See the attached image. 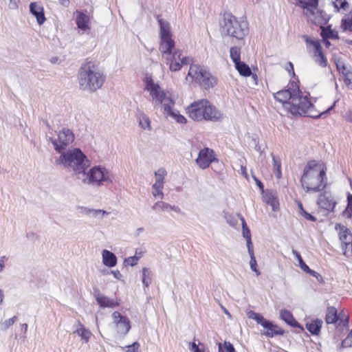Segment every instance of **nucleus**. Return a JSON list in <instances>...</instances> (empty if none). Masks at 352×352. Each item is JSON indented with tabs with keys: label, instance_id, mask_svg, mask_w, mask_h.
Here are the masks:
<instances>
[{
	"label": "nucleus",
	"instance_id": "cd10ccee",
	"mask_svg": "<svg viewBox=\"0 0 352 352\" xmlns=\"http://www.w3.org/2000/svg\"><path fill=\"white\" fill-rule=\"evenodd\" d=\"M322 16L324 19L325 17L324 14H322ZM327 22V20H325V22L323 24H319L318 25L321 28V36L323 39H328V38H338L337 33L335 32L330 27L324 28L322 25H324Z\"/></svg>",
	"mask_w": 352,
	"mask_h": 352
},
{
	"label": "nucleus",
	"instance_id": "412c9836",
	"mask_svg": "<svg viewBox=\"0 0 352 352\" xmlns=\"http://www.w3.org/2000/svg\"><path fill=\"white\" fill-rule=\"evenodd\" d=\"M87 179L89 184L100 185L102 181L106 179L104 171L99 166H94L88 172Z\"/></svg>",
	"mask_w": 352,
	"mask_h": 352
},
{
	"label": "nucleus",
	"instance_id": "b1692460",
	"mask_svg": "<svg viewBox=\"0 0 352 352\" xmlns=\"http://www.w3.org/2000/svg\"><path fill=\"white\" fill-rule=\"evenodd\" d=\"M96 299L101 307L114 308L118 307L120 304V300L110 299L102 294H98Z\"/></svg>",
	"mask_w": 352,
	"mask_h": 352
},
{
	"label": "nucleus",
	"instance_id": "6e6d98bb",
	"mask_svg": "<svg viewBox=\"0 0 352 352\" xmlns=\"http://www.w3.org/2000/svg\"><path fill=\"white\" fill-rule=\"evenodd\" d=\"M292 253L296 256V258L298 260L300 264H301V263H303V260H302V257H301V256H300V253L298 252H297L295 250H292Z\"/></svg>",
	"mask_w": 352,
	"mask_h": 352
},
{
	"label": "nucleus",
	"instance_id": "338daca9",
	"mask_svg": "<svg viewBox=\"0 0 352 352\" xmlns=\"http://www.w3.org/2000/svg\"><path fill=\"white\" fill-rule=\"evenodd\" d=\"M62 3H65V2H69V0H60Z\"/></svg>",
	"mask_w": 352,
	"mask_h": 352
},
{
	"label": "nucleus",
	"instance_id": "0e129e2a",
	"mask_svg": "<svg viewBox=\"0 0 352 352\" xmlns=\"http://www.w3.org/2000/svg\"><path fill=\"white\" fill-rule=\"evenodd\" d=\"M19 0H10V2H14V6L16 7L17 6V3H19Z\"/></svg>",
	"mask_w": 352,
	"mask_h": 352
},
{
	"label": "nucleus",
	"instance_id": "ea45409f",
	"mask_svg": "<svg viewBox=\"0 0 352 352\" xmlns=\"http://www.w3.org/2000/svg\"><path fill=\"white\" fill-rule=\"evenodd\" d=\"M218 346L219 352H236L233 345L228 341L223 342L224 350L223 349L221 343H219Z\"/></svg>",
	"mask_w": 352,
	"mask_h": 352
},
{
	"label": "nucleus",
	"instance_id": "7c9ffc66",
	"mask_svg": "<svg viewBox=\"0 0 352 352\" xmlns=\"http://www.w3.org/2000/svg\"><path fill=\"white\" fill-rule=\"evenodd\" d=\"M78 327L74 333H76L82 340L87 342L91 336V332L86 329L80 322H78Z\"/></svg>",
	"mask_w": 352,
	"mask_h": 352
},
{
	"label": "nucleus",
	"instance_id": "49530a36",
	"mask_svg": "<svg viewBox=\"0 0 352 352\" xmlns=\"http://www.w3.org/2000/svg\"><path fill=\"white\" fill-rule=\"evenodd\" d=\"M140 347V344L138 342H135L131 345L126 346L124 349H126V352H141Z\"/></svg>",
	"mask_w": 352,
	"mask_h": 352
},
{
	"label": "nucleus",
	"instance_id": "de8ad7c7",
	"mask_svg": "<svg viewBox=\"0 0 352 352\" xmlns=\"http://www.w3.org/2000/svg\"><path fill=\"white\" fill-rule=\"evenodd\" d=\"M342 346L344 348L352 347V330L346 338L342 340Z\"/></svg>",
	"mask_w": 352,
	"mask_h": 352
},
{
	"label": "nucleus",
	"instance_id": "dca6fc26",
	"mask_svg": "<svg viewBox=\"0 0 352 352\" xmlns=\"http://www.w3.org/2000/svg\"><path fill=\"white\" fill-rule=\"evenodd\" d=\"M74 140V135L69 129H63L58 135V139L52 141L55 149L62 153Z\"/></svg>",
	"mask_w": 352,
	"mask_h": 352
},
{
	"label": "nucleus",
	"instance_id": "20e7f679",
	"mask_svg": "<svg viewBox=\"0 0 352 352\" xmlns=\"http://www.w3.org/2000/svg\"><path fill=\"white\" fill-rule=\"evenodd\" d=\"M188 116L194 121H216L221 118L220 112L207 99H200L192 102L186 109Z\"/></svg>",
	"mask_w": 352,
	"mask_h": 352
},
{
	"label": "nucleus",
	"instance_id": "aec40b11",
	"mask_svg": "<svg viewBox=\"0 0 352 352\" xmlns=\"http://www.w3.org/2000/svg\"><path fill=\"white\" fill-rule=\"evenodd\" d=\"M296 91L294 90L292 92L289 89H283L274 94V98L282 104L283 107L287 113L289 111V107L287 104H291V102L294 97Z\"/></svg>",
	"mask_w": 352,
	"mask_h": 352
},
{
	"label": "nucleus",
	"instance_id": "4d7b16f0",
	"mask_svg": "<svg viewBox=\"0 0 352 352\" xmlns=\"http://www.w3.org/2000/svg\"><path fill=\"white\" fill-rule=\"evenodd\" d=\"M345 118L346 121L352 122V109L348 111Z\"/></svg>",
	"mask_w": 352,
	"mask_h": 352
},
{
	"label": "nucleus",
	"instance_id": "bb28decb",
	"mask_svg": "<svg viewBox=\"0 0 352 352\" xmlns=\"http://www.w3.org/2000/svg\"><path fill=\"white\" fill-rule=\"evenodd\" d=\"M322 325L321 320H311L306 323V328L312 335L318 336L320 332Z\"/></svg>",
	"mask_w": 352,
	"mask_h": 352
},
{
	"label": "nucleus",
	"instance_id": "f03ea898",
	"mask_svg": "<svg viewBox=\"0 0 352 352\" xmlns=\"http://www.w3.org/2000/svg\"><path fill=\"white\" fill-rule=\"evenodd\" d=\"M289 107V113L294 116H305L314 119L328 113L335 107V102L327 109L321 108L317 101L312 102L309 93L297 90Z\"/></svg>",
	"mask_w": 352,
	"mask_h": 352
},
{
	"label": "nucleus",
	"instance_id": "69168bd1",
	"mask_svg": "<svg viewBox=\"0 0 352 352\" xmlns=\"http://www.w3.org/2000/svg\"><path fill=\"white\" fill-rule=\"evenodd\" d=\"M289 66L292 68V71L294 72V66L292 63H289Z\"/></svg>",
	"mask_w": 352,
	"mask_h": 352
},
{
	"label": "nucleus",
	"instance_id": "a19ab883",
	"mask_svg": "<svg viewBox=\"0 0 352 352\" xmlns=\"http://www.w3.org/2000/svg\"><path fill=\"white\" fill-rule=\"evenodd\" d=\"M166 175V171L164 168H162L158 169L155 173V182L164 184V177Z\"/></svg>",
	"mask_w": 352,
	"mask_h": 352
},
{
	"label": "nucleus",
	"instance_id": "13d9d810",
	"mask_svg": "<svg viewBox=\"0 0 352 352\" xmlns=\"http://www.w3.org/2000/svg\"><path fill=\"white\" fill-rule=\"evenodd\" d=\"M254 179L257 186L259 187V188L263 190V187H264L263 183L255 177H254Z\"/></svg>",
	"mask_w": 352,
	"mask_h": 352
},
{
	"label": "nucleus",
	"instance_id": "680f3d73",
	"mask_svg": "<svg viewBox=\"0 0 352 352\" xmlns=\"http://www.w3.org/2000/svg\"><path fill=\"white\" fill-rule=\"evenodd\" d=\"M3 300V294L2 291L0 289V304L2 303Z\"/></svg>",
	"mask_w": 352,
	"mask_h": 352
},
{
	"label": "nucleus",
	"instance_id": "58836bf2",
	"mask_svg": "<svg viewBox=\"0 0 352 352\" xmlns=\"http://www.w3.org/2000/svg\"><path fill=\"white\" fill-rule=\"evenodd\" d=\"M341 28L344 30H349L352 32V11L350 12L349 16L342 20Z\"/></svg>",
	"mask_w": 352,
	"mask_h": 352
},
{
	"label": "nucleus",
	"instance_id": "3c124183",
	"mask_svg": "<svg viewBox=\"0 0 352 352\" xmlns=\"http://www.w3.org/2000/svg\"><path fill=\"white\" fill-rule=\"evenodd\" d=\"M138 257L134 256H130L128 258L125 259V263L130 265V266H134L138 263Z\"/></svg>",
	"mask_w": 352,
	"mask_h": 352
},
{
	"label": "nucleus",
	"instance_id": "052dcab7",
	"mask_svg": "<svg viewBox=\"0 0 352 352\" xmlns=\"http://www.w3.org/2000/svg\"><path fill=\"white\" fill-rule=\"evenodd\" d=\"M5 259H6L5 256H2V257L0 258V267L2 269H3V267H4Z\"/></svg>",
	"mask_w": 352,
	"mask_h": 352
},
{
	"label": "nucleus",
	"instance_id": "774afa93",
	"mask_svg": "<svg viewBox=\"0 0 352 352\" xmlns=\"http://www.w3.org/2000/svg\"><path fill=\"white\" fill-rule=\"evenodd\" d=\"M349 184H350L351 189L352 190V180L351 179L349 180Z\"/></svg>",
	"mask_w": 352,
	"mask_h": 352
},
{
	"label": "nucleus",
	"instance_id": "c9c22d12",
	"mask_svg": "<svg viewBox=\"0 0 352 352\" xmlns=\"http://www.w3.org/2000/svg\"><path fill=\"white\" fill-rule=\"evenodd\" d=\"M272 155V160H273L274 172L276 177L280 179L282 176L280 160L278 157H276L274 155Z\"/></svg>",
	"mask_w": 352,
	"mask_h": 352
},
{
	"label": "nucleus",
	"instance_id": "9b49d317",
	"mask_svg": "<svg viewBox=\"0 0 352 352\" xmlns=\"http://www.w3.org/2000/svg\"><path fill=\"white\" fill-rule=\"evenodd\" d=\"M248 317L256 320L265 329L264 334L267 337L272 338L276 336H283L285 333V331L280 327L266 320L258 313L251 311L248 313Z\"/></svg>",
	"mask_w": 352,
	"mask_h": 352
},
{
	"label": "nucleus",
	"instance_id": "5fc2aeb1",
	"mask_svg": "<svg viewBox=\"0 0 352 352\" xmlns=\"http://www.w3.org/2000/svg\"><path fill=\"white\" fill-rule=\"evenodd\" d=\"M300 265L301 268H302L304 271L307 272H309V274L315 273V271L310 270V269H309V266H308V265H307L305 263V262H304V261H303V263H301V264H300Z\"/></svg>",
	"mask_w": 352,
	"mask_h": 352
},
{
	"label": "nucleus",
	"instance_id": "a18cd8bd",
	"mask_svg": "<svg viewBox=\"0 0 352 352\" xmlns=\"http://www.w3.org/2000/svg\"><path fill=\"white\" fill-rule=\"evenodd\" d=\"M333 3L338 10H346L349 7L346 0H333Z\"/></svg>",
	"mask_w": 352,
	"mask_h": 352
},
{
	"label": "nucleus",
	"instance_id": "2f4dec72",
	"mask_svg": "<svg viewBox=\"0 0 352 352\" xmlns=\"http://www.w3.org/2000/svg\"><path fill=\"white\" fill-rule=\"evenodd\" d=\"M295 202L297 204L298 208V213L300 216H302L305 219L315 222L316 221V218L313 216L312 214L307 212L303 208L302 204L299 200H296Z\"/></svg>",
	"mask_w": 352,
	"mask_h": 352
},
{
	"label": "nucleus",
	"instance_id": "a878e982",
	"mask_svg": "<svg viewBox=\"0 0 352 352\" xmlns=\"http://www.w3.org/2000/svg\"><path fill=\"white\" fill-rule=\"evenodd\" d=\"M102 262L103 264L109 267H114L117 263V258L111 252L104 250L102 251Z\"/></svg>",
	"mask_w": 352,
	"mask_h": 352
},
{
	"label": "nucleus",
	"instance_id": "0eeeda50",
	"mask_svg": "<svg viewBox=\"0 0 352 352\" xmlns=\"http://www.w3.org/2000/svg\"><path fill=\"white\" fill-rule=\"evenodd\" d=\"M198 83L205 89L213 88L217 83V79L212 76L204 66L198 64H191L188 72L186 80Z\"/></svg>",
	"mask_w": 352,
	"mask_h": 352
},
{
	"label": "nucleus",
	"instance_id": "9d476101",
	"mask_svg": "<svg viewBox=\"0 0 352 352\" xmlns=\"http://www.w3.org/2000/svg\"><path fill=\"white\" fill-rule=\"evenodd\" d=\"M157 18L160 26L159 50L161 52L162 56L164 57L178 49L175 48V42L170 32L169 23L164 21L160 16H157Z\"/></svg>",
	"mask_w": 352,
	"mask_h": 352
},
{
	"label": "nucleus",
	"instance_id": "4be33fe9",
	"mask_svg": "<svg viewBox=\"0 0 352 352\" xmlns=\"http://www.w3.org/2000/svg\"><path fill=\"white\" fill-rule=\"evenodd\" d=\"M76 22L78 28L82 30L83 32L89 31L91 29L90 25V18L88 15L86 14L80 12L76 11Z\"/></svg>",
	"mask_w": 352,
	"mask_h": 352
},
{
	"label": "nucleus",
	"instance_id": "a211bd4d",
	"mask_svg": "<svg viewBox=\"0 0 352 352\" xmlns=\"http://www.w3.org/2000/svg\"><path fill=\"white\" fill-rule=\"evenodd\" d=\"M307 42L314 47L313 56L315 62L320 67H325L327 65V59L322 52L320 42L318 41L312 40H307Z\"/></svg>",
	"mask_w": 352,
	"mask_h": 352
},
{
	"label": "nucleus",
	"instance_id": "864d4df0",
	"mask_svg": "<svg viewBox=\"0 0 352 352\" xmlns=\"http://www.w3.org/2000/svg\"><path fill=\"white\" fill-rule=\"evenodd\" d=\"M190 349L192 351V352H204V350H201L199 348V346L196 344L195 342H192L191 344V347L190 348Z\"/></svg>",
	"mask_w": 352,
	"mask_h": 352
},
{
	"label": "nucleus",
	"instance_id": "6e6552de",
	"mask_svg": "<svg viewBox=\"0 0 352 352\" xmlns=\"http://www.w3.org/2000/svg\"><path fill=\"white\" fill-rule=\"evenodd\" d=\"M302 10V14L309 23L314 25L323 24L325 19L322 12L318 9L319 0H293Z\"/></svg>",
	"mask_w": 352,
	"mask_h": 352
},
{
	"label": "nucleus",
	"instance_id": "423d86ee",
	"mask_svg": "<svg viewBox=\"0 0 352 352\" xmlns=\"http://www.w3.org/2000/svg\"><path fill=\"white\" fill-rule=\"evenodd\" d=\"M58 163L63 164L65 167L72 168L76 173H84L89 166V161L79 148L62 153Z\"/></svg>",
	"mask_w": 352,
	"mask_h": 352
},
{
	"label": "nucleus",
	"instance_id": "e433bc0d",
	"mask_svg": "<svg viewBox=\"0 0 352 352\" xmlns=\"http://www.w3.org/2000/svg\"><path fill=\"white\" fill-rule=\"evenodd\" d=\"M230 56L234 64L241 61V47L237 46L231 47L230 49Z\"/></svg>",
	"mask_w": 352,
	"mask_h": 352
},
{
	"label": "nucleus",
	"instance_id": "f8f14e48",
	"mask_svg": "<svg viewBox=\"0 0 352 352\" xmlns=\"http://www.w3.org/2000/svg\"><path fill=\"white\" fill-rule=\"evenodd\" d=\"M335 229L338 232L339 239L341 242L343 254L348 258L352 257L351 232L346 226L340 223L335 225Z\"/></svg>",
	"mask_w": 352,
	"mask_h": 352
},
{
	"label": "nucleus",
	"instance_id": "ddd939ff",
	"mask_svg": "<svg viewBox=\"0 0 352 352\" xmlns=\"http://www.w3.org/2000/svg\"><path fill=\"white\" fill-rule=\"evenodd\" d=\"M182 52L180 50H175L170 54L162 57L165 60L166 65H168L169 69L171 72H178L182 69L183 65H188L189 63L190 57H182Z\"/></svg>",
	"mask_w": 352,
	"mask_h": 352
},
{
	"label": "nucleus",
	"instance_id": "7ed1b4c3",
	"mask_svg": "<svg viewBox=\"0 0 352 352\" xmlns=\"http://www.w3.org/2000/svg\"><path fill=\"white\" fill-rule=\"evenodd\" d=\"M105 78L98 65L93 61H85L79 68L78 81L82 90L96 91L103 85Z\"/></svg>",
	"mask_w": 352,
	"mask_h": 352
},
{
	"label": "nucleus",
	"instance_id": "c03bdc74",
	"mask_svg": "<svg viewBox=\"0 0 352 352\" xmlns=\"http://www.w3.org/2000/svg\"><path fill=\"white\" fill-rule=\"evenodd\" d=\"M241 223H242V230H243V236L245 239H251V233L250 230H249L247 223L245 222V219L241 217Z\"/></svg>",
	"mask_w": 352,
	"mask_h": 352
},
{
	"label": "nucleus",
	"instance_id": "f257e3e1",
	"mask_svg": "<svg viewBox=\"0 0 352 352\" xmlns=\"http://www.w3.org/2000/svg\"><path fill=\"white\" fill-rule=\"evenodd\" d=\"M303 190L308 193L321 192L328 185L327 168L315 160L308 162L300 179Z\"/></svg>",
	"mask_w": 352,
	"mask_h": 352
},
{
	"label": "nucleus",
	"instance_id": "393cba45",
	"mask_svg": "<svg viewBox=\"0 0 352 352\" xmlns=\"http://www.w3.org/2000/svg\"><path fill=\"white\" fill-rule=\"evenodd\" d=\"M280 318L284 320L287 324L293 327H297L303 330V327L298 323V322L294 318L291 311L287 309H283L280 312Z\"/></svg>",
	"mask_w": 352,
	"mask_h": 352
},
{
	"label": "nucleus",
	"instance_id": "4468645a",
	"mask_svg": "<svg viewBox=\"0 0 352 352\" xmlns=\"http://www.w3.org/2000/svg\"><path fill=\"white\" fill-rule=\"evenodd\" d=\"M349 320V316L344 309L340 310L338 313L336 307H327L325 316V321L327 324H336L338 322V325L346 327L348 325Z\"/></svg>",
	"mask_w": 352,
	"mask_h": 352
},
{
	"label": "nucleus",
	"instance_id": "09e8293b",
	"mask_svg": "<svg viewBox=\"0 0 352 352\" xmlns=\"http://www.w3.org/2000/svg\"><path fill=\"white\" fill-rule=\"evenodd\" d=\"M250 265L251 270L256 273L257 275L260 274V272L257 269V263L254 255L250 256Z\"/></svg>",
	"mask_w": 352,
	"mask_h": 352
},
{
	"label": "nucleus",
	"instance_id": "603ef678",
	"mask_svg": "<svg viewBox=\"0 0 352 352\" xmlns=\"http://www.w3.org/2000/svg\"><path fill=\"white\" fill-rule=\"evenodd\" d=\"M246 241H247V247H248V250L250 256L254 255V247H253V244L252 243V239H247Z\"/></svg>",
	"mask_w": 352,
	"mask_h": 352
},
{
	"label": "nucleus",
	"instance_id": "f3484780",
	"mask_svg": "<svg viewBox=\"0 0 352 352\" xmlns=\"http://www.w3.org/2000/svg\"><path fill=\"white\" fill-rule=\"evenodd\" d=\"M112 318L118 332L122 335H126L131 329L129 320L119 311H114L112 314Z\"/></svg>",
	"mask_w": 352,
	"mask_h": 352
},
{
	"label": "nucleus",
	"instance_id": "1a4fd4ad",
	"mask_svg": "<svg viewBox=\"0 0 352 352\" xmlns=\"http://www.w3.org/2000/svg\"><path fill=\"white\" fill-rule=\"evenodd\" d=\"M145 88L147 91L153 101L157 105L163 104L164 109H169L170 105H174L175 102L167 96V93L163 90L160 85L155 82L151 76H146L144 80Z\"/></svg>",
	"mask_w": 352,
	"mask_h": 352
},
{
	"label": "nucleus",
	"instance_id": "c756f323",
	"mask_svg": "<svg viewBox=\"0 0 352 352\" xmlns=\"http://www.w3.org/2000/svg\"><path fill=\"white\" fill-rule=\"evenodd\" d=\"M236 69L240 75L248 77L252 75V71L250 67L243 61L237 62L234 64Z\"/></svg>",
	"mask_w": 352,
	"mask_h": 352
},
{
	"label": "nucleus",
	"instance_id": "79ce46f5",
	"mask_svg": "<svg viewBox=\"0 0 352 352\" xmlns=\"http://www.w3.org/2000/svg\"><path fill=\"white\" fill-rule=\"evenodd\" d=\"M344 215L347 218H352V195L349 194L347 197V206L344 211Z\"/></svg>",
	"mask_w": 352,
	"mask_h": 352
},
{
	"label": "nucleus",
	"instance_id": "8fccbe9b",
	"mask_svg": "<svg viewBox=\"0 0 352 352\" xmlns=\"http://www.w3.org/2000/svg\"><path fill=\"white\" fill-rule=\"evenodd\" d=\"M16 319H17L16 316H13L12 318H9L8 320H6L3 323V328L4 329H8L10 327H11L16 322Z\"/></svg>",
	"mask_w": 352,
	"mask_h": 352
},
{
	"label": "nucleus",
	"instance_id": "c85d7f7f",
	"mask_svg": "<svg viewBox=\"0 0 352 352\" xmlns=\"http://www.w3.org/2000/svg\"><path fill=\"white\" fill-rule=\"evenodd\" d=\"M174 105H170L169 109H164V113L166 116L173 118L177 122L181 124H185L186 122V118L179 113V112H175L173 110Z\"/></svg>",
	"mask_w": 352,
	"mask_h": 352
},
{
	"label": "nucleus",
	"instance_id": "6ab92c4d",
	"mask_svg": "<svg viewBox=\"0 0 352 352\" xmlns=\"http://www.w3.org/2000/svg\"><path fill=\"white\" fill-rule=\"evenodd\" d=\"M318 206L328 211L333 210L336 202L332 195L328 192H320L317 199Z\"/></svg>",
	"mask_w": 352,
	"mask_h": 352
},
{
	"label": "nucleus",
	"instance_id": "4c0bfd02",
	"mask_svg": "<svg viewBox=\"0 0 352 352\" xmlns=\"http://www.w3.org/2000/svg\"><path fill=\"white\" fill-rule=\"evenodd\" d=\"M142 283L146 287H148L151 283V271L146 267L142 269Z\"/></svg>",
	"mask_w": 352,
	"mask_h": 352
},
{
	"label": "nucleus",
	"instance_id": "37998d69",
	"mask_svg": "<svg viewBox=\"0 0 352 352\" xmlns=\"http://www.w3.org/2000/svg\"><path fill=\"white\" fill-rule=\"evenodd\" d=\"M345 68H343L342 74L344 75V82L349 88L352 89V72L346 71L344 72Z\"/></svg>",
	"mask_w": 352,
	"mask_h": 352
},
{
	"label": "nucleus",
	"instance_id": "e2e57ef3",
	"mask_svg": "<svg viewBox=\"0 0 352 352\" xmlns=\"http://www.w3.org/2000/svg\"><path fill=\"white\" fill-rule=\"evenodd\" d=\"M22 328L24 329L25 331H26L27 329H28V324H22Z\"/></svg>",
	"mask_w": 352,
	"mask_h": 352
},
{
	"label": "nucleus",
	"instance_id": "5701e85b",
	"mask_svg": "<svg viewBox=\"0 0 352 352\" xmlns=\"http://www.w3.org/2000/svg\"><path fill=\"white\" fill-rule=\"evenodd\" d=\"M30 12L36 16V21L39 25H42L46 21L44 14V8L36 2H32L30 5Z\"/></svg>",
	"mask_w": 352,
	"mask_h": 352
},
{
	"label": "nucleus",
	"instance_id": "bf43d9fd",
	"mask_svg": "<svg viewBox=\"0 0 352 352\" xmlns=\"http://www.w3.org/2000/svg\"><path fill=\"white\" fill-rule=\"evenodd\" d=\"M112 273L113 274L114 276L116 278H120L121 277V274L120 272L118 271V270H116V271H112Z\"/></svg>",
	"mask_w": 352,
	"mask_h": 352
},
{
	"label": "nucleus",
	"instance_id": "39448f33",
	"mask_svg": "<svg viewBox=\"0 0 352 352\" xmlns=\"http://www.w3.org/2000/svg\"><path fill=\"white\" fill-rule=\"evenodd\" d=\"M221 30L228 36L243 41L249 34V24L245 19H239L231 13L225 14Z\"/></svg>",
	"mask_w": 352,
	"mask_h": 352
},
{
	"label": "nucleus",
	"instance_id": "2eb2a0df",
	"mask_svg": "<svg viewBox=\"0 0 352 352\" xmlns=\"http://www.w3.org/2000/svg\"><path fill=\"white\" fill-rule=\"evenodd\" d=\"M214 162H218L215 152L208 147L201 149L195 160L196 164L201 169L208 168Z\"/></svg>",
	"mask_w": 352,
	"mask_h": 352
},
{
	"label": "nucleus",
	"instance_id": "72a5a7b5",
	"mask_svg": "<svg viewBox=\"0 0 352 352\" xmlns=\"http://www.w3.org/2000/svg\"><path fill=\"white\" fill-rule=\"evenodd\" d=\"M138 118L139 124L143 129L151 130V120L146 114H144V113H140Z\"/></svg>",
	"mask_w": 352,
	"mask_h": 352
},
{
	"label": "nucleus",
	"instance_id": "473e14b6",
	"mask_svg": "<svg viewBox=\"0 0 352 352\" xmlns=\"http://www.w3.org/2000/svg\"><path fill=\"white\" fill-rule=\"evenodd\" d=\"M153 209L154 210H166L170 209L175 212H179L180 210L178 207L175 206H170L169 204H167L164 201H157L153 206Z\"/></svg>",
	"mask_w": 352,
	"mask_h": 352
},
{
	"label": "nucleus",
	"instance_id": "f704fd0d",
	"mask_svg": "<svg viewBox=\"0 0 352 352\" xmlns=\"http://www.w3.org/2000/svg\"><path fill=\"white\" fill-rule=\"evenodd\" d=\"M164 184L155 182L152 186V194L155 198L163 199L164 193H163Z\"/></svg>",
	"mask_w": 352,
	"mask_h": 352
}]
</instances>
